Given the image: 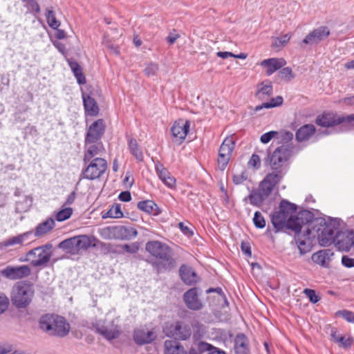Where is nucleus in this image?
<instances>
[{
    "label": "nucleus",
    "instance_id": "obj_1",
    "mask_svg": "<svg viewBox=\"0 0 354 354\" xmlns=\"http://www.w3.org/2000/svg\"><path fill=\"white\" fill-rule=\"evenodd\" d=\"M145 249L156 258L153 265L158 272L171 270L175 267L176 261L172 257L171 250L167 245L158 241H151L146 243Z\"/></svg>",
    "mask_w": 354,
    "mask_h": 354
},
{
    "label": "nucleus",
    "instance_id": "obj_2",
    "mask_svg": "<svg viewBox=\"0 0 354 354\" xmlns=\"http://www.w3.org/2000/svg\"><path fill=\"white\" fill-rule=\"evenodd\" d=\"M281 180V174L280 172L278 174H268L263 180L260 182L258 188L253 189L248 196L245 198L244 201L248 198L252 205L261 207Z\"/></svg>",
    "mask_w": 354,
    "mask_h": 354
},
{
    "label": "nucleus",
    "instance_id": "obj_3",
    "mask_svg": "<svg viewBox=\"0 0 354 354\" xmlns=\"http://www.w3.org/2000/svg\"><path fill=\"white\" fill-rule=\"evenodd\" d=\"M39 328L52 336L63 337L66 336L70 330V325L61 316L53 314H46L41 316L39 321Z\"/></svg>",
    "mask_w": 354,
    "mask_h": 354
},
{
    "label": "nucleus",
    "instance_id": "obj_4",
    "mask_svg": "<svg viewBox=\"0 0 354 354\" xmlns=\"http://www.w3.org/2000/svg\"><path fill=\"white\" fill-rule=\"evenodd\" d=\"M316 227L313 230L312 237H317L322 246H328L334 243L335 233L337 231L339 223L336 219L327 222L323 218L315 221Z\"/></svg>",
    "mask_w": 354,
    "mask_h": 354
},
{
    "label": "nucleus",
    "instance_id": "obj_5",
    "mask_svg": "<svg viewBox=\"0 0 354 354\" xmlns=\"http://www.w3.org/2000/svg\"><path fill=\"white\" fill-rule=\"evenodd\" d=\"M35 295L33 285L27 281L16 283L11 291V301L17 308H25L30 305Z\"/></svg>",
    "mask_w": 354,
    "mask_h": 354
},
{
    "label": "nucleus",
    "instance_id": "obj_6",
    "mask_svg": "<svg viewBox=\"0 0 354 354\" xmlns=\"http://www.w3.org/2000/svg\"><path fill=\"white\" fill-rule=\"evenodd\" d=\"M293 149L292 145H281L265 159V163L268 164L273 170L272 173L281 174V179L286 174L283 167L291 156Z\"/></svg>",
    "mask_w": 354,
    "mask_h": 354
},
{
    "label": "nucleus",
    "instance_id": "obj_7",
    "mask_svg": "<svg viewBox=\"0 0 354 354\" xmlns=\"http://www.w3.org/2000/svg\"><path fill=\"white\" fill-rule=\"evenodd\" d=\"M96 241L97 239L94 236L79 235L61 241L58 247L70 254L75 255L91 247H95Z\"/></svg>",
    "mask_w": 354,
    "mask_h": 354
},
{
    "label": "nucleus",
    "instance_id": "obj_8",
    "mask_svg": "<svg viewBox=\"0 0 354 354\" xmlns=\"http://www.w3.org/2000/svg\"><path fill=\"white\" fill-rule=\"evenodd\" d=\"M53 244L46 243L29 250L23 261L29 262L34 268H46L53 255Z\"/></svg>",
    "mask_w": 354,
    "mask_h": 354
},
{
    "label": "nucleus",
    "instance_id": "obj_9",
    "mask_svg": "<svg viewBox=\"0 0 354 354\" xmlns=\"http://www.w3.org/2000/svg\"><path fill=\"white\" fill-rule=\"evenodd\" d=\"M314 214L309 210H302L297 214L294 218H290L288 222V229H290L295 233H307L311 235L313 230L316 227Z\"/></svg>",
    "mask_w": 354,
    "mask_h": 354
},
{
    "label": "nucleus",
    "instance_id": "obj_10",
    "mask_svg": "<svg viewBox=\"0 0 354 354\" xmlns=\"http://www.w3.org/2000/svg\"><path fill=\"white\" fill-rule=\"evenodd\" d=\"M84 164L80 174L81 179L90 180L99 179L107 169V162L102 158H95Z\"/></svg>",
    "mask_w": 354,
    "mask_h": 354
},
{
    "label": "nucleus",
    "instance_id": "obj_11",
    "mask_svg": "<svg viewBox=\"0 0 354 354\" xmlns=\"http://www.w3.org/2000/svg\"><path fill=\"white\" fill-rule=\"evenodd\" d=\"M163 331L167 336L180 340H186L192 335L190 326L181 322H176L165 326Z\"/></svg>",
    "mask_w": 354,
    "mask_h": 354
},
{
    "label": "nucleus",
    "instance_id": "obj_12",
    "mask_svg": "<svg viewBox=\"0 0 354 354\" xmlns=\"http://www.w3.org/2000/svg\"><path fill=\"white\" fill-rule=\"evenodd\" d=\"M235 147V142L232 138H226L222 142L217 158L218 167L224 171L227 167Z\"/></svg>",
    "mask_w": 354,
    "mask_h": 354
},
{
    "label": "nucleus",
    "instance_id": "obj_13",
    "mask_svg": "<svg viewBox=\"0 0 354 354\" xmlns=\"http://www.w3.org/2000/svg\"><path fill=\"white\" fill-rule=\"evenodd\" d=\"M334 244L339 250L349 251L354 245L353 230L337 231Z\"/></svg>",
    "mask_w": 354,
    "mask_h": 354
},
{
    "label": "nucleus",
    "instance_id": "obj_14",
    "mask_svg": "<svg viewBox=\"0 0 354 354\" xmlns=\"http://www.w3.org/2000/svg\"><path fill=\"white\" fill-rule=\"evenodd\" d=\"M105 128L104 121L102 119L95 120L88 128L84 141H87V142H101Z\"/></svg>",
    "mask_w": 354,
    "mask_h": 354
},
{
    "label": "nucleus",
    "instance_id": "obj_15",
    "mask_svg": "<svg viewBox=\"0 0 354 354\" xmlns=\"http://www.w3.org/2000/svg\"><path fill=\"white\" fill-rule=\"evenodd\" d=\"M1 273L7 279L17 280L29 277L31 274V268L28 265L8 266L1 271Z\"/></svg>",
    "mask_w": 354,
    "mask_h": 354
},
{
    "label": "nucleus",
    "instance_id": "obj_16",
    "mask_svg": "<svg viewBox=\"0 0 354 354\" xmlns=\"http://www.w3.org/2000/svg\"><path fill=\"white\" fill-rule=\"evenodd\" d=\"M190 127V122L183 120L176 121L171 128V132L173 136V142L180 145L185 139L186 136Z\"/></svg>",
    "mask_w": 354,
    "mask_h": 354
},
{
    "label": "nucleus",
    "instance_id": "obj_17",
    "mask_svg": "<svg viewBox=\"0 0 354 354\" xmlns=\"http://www.w3.org/2000/svg\"><path fill=\"white\" fill-rule=\"evenodd\" d=\"M105 151L104 145L102 142H87L84 141V163L102 156Z\"/></svg>",
    "mask_w": 354,
    "mask_h": 354
},
{
    "label": "nucleus",
    "instance_id": "obj_18",
    "mask_svg": "<svg viewBox=\"0 0 354 354\" xmlns=\"http://www.w3.org/2000/svg\"><path fill=\"white\" fill-rule=\"evenodd\" d=\"M330 35V30L326 26H320L314 29L303 39L302 44L307 45L317 44L326 39Z\"/></svg>",
    "mask_w": 354,
    "mask_h": 354
},
{
    "label": "nucleus",
    "instance_id": "obj_19",
    "mask_svg": "<svg viewBox=\"0 0 354 354\" xmlns=\"http://www.w3.org/2000/svg\"><path fill=\"white\" fill-rule=\"evenodd\" d=\"M96 330L107 340H112L118 338L121 334L120 327L115 324L113 320L109 325H97Z\"/></svg>",
    "mask_w": 354,
    "mask_h": 354
},
{
    "label": "nucleus",
    "instance_id": "obj_20",
    "mask_svg": "<svg viewBox=\"0 0 354 354\" xmlns=\"http://www.w3.org/2000/svg\"><path fill=\"white\" fill-rule=\"evenodd\" d=\"M183 300L186 306L192 310H201L203 305L198 298V289L193 288L186 291L183 295Z\"/></svg>",
    "mask_w": 354,
    "mask_h": 354
},
{
    "label": "nucleus",
    "instance_id": "obj_21",
    "mask_svg": "<svg viewBox=\"0 0 354 354\" xmlns=\"http://www.w3.org/2000/svg\"><path fill=\"white\" fill-rule=\"evenodd\" d=\"M157 337V335L153 330L146 328H138L134 330L133 339L138 345H143L152 342Z\"/></svg>",
    "mask_w": 354,
    "mask_h": 354
},
{
    "label": "nucleus",
    "instance_id": "obj_22",
    "mask_svg": "<svg viewBox=\"0 0 354 354\" xmlns=\"http://www.w3.org/2000/svg\"><path fill=\"white\" fill-rule=\"evenodd\" d=\"M32 235V231H28L15 236H11L2 242H0V250H4L10 246H22L25 242L30 240Z\"/></svg>",
    "mask_w": 354,
    "mask_h": 354
},
{
    "label": "nucleus",
    "instance_id": "obj_23",
    "mask_svg": "<svg viewBox=\"0 0 354 354\" xmlns=\"http://www.w3.org/2000/svg\"><path fill=\"white\" fill-rule=\"evenodd\" d=\"M316 124L324 127H333L336 124H342L345 125L344 117H337L331 113H325L318 115L316 118Z\"/></svg>",
    "mask_w": 354,
    "mask_h": 354
},
{
    "label": "nucleus",
    "instance_id": "obj_24",
    "mask_svg": "<svg viewBox=\"0 0 354 354\" xmlns=\"http://www.w3.org/2000/svg\"><path fill=\"white\" fill-rule=\"evenodd\" d=\"M179 274L182 281L188 286L196 283L200 278L194 270L187 265H183L179 269Z\"/></svg>",
    "mask_w": 354,
    "mask_h": 354
},
{
    "label": "nucleus",
    "instance_id": "obj_25",
    "mask_svg": "<svg viewBox=\"0 0 354 354\" xmlns=\"http://www.w3.org/2000/svg\"><path fill=\"white\" fill-rule=\"evenodd\" d=\"M286 64L283 58H269L261 62L260 65L266 68V75H271Z\"/></svg>",
    "mask_w": 354,
    "mask_h": 354
},
{
    "label": "nucleus",
    "instance_id": "obj_26",
    "mask_svg": "<svg viewBox=\"0 0 354 354\" xmlns=\"http://www.w3.org/2000/svg\"><path fill=\"white\" fill-rule=\"evenodd\" d=\"M156 171L162 182L169 188L176 185V179L160 162L156 164Z\"/></svg>",
    "mask_w": 354,
    "mask_h": 354
},
{
    "label": "nucleus",
    "instance_id": "obj_27",
    "mask_svg": "<svg viewBox=\"0 0 354 354\" xmlns=\"http://www.w3.org/2000/svg\"><path fill=\"white\" fill-rule=\"evenodd\" d=\"M234 349L235 354H249V340L243 333H239L234 338Z\"/></svg>",
    "mask_w": 354,
    "mask_h": 354
},
{
    "label": "nucleus",
    "instance_id": "obj_28",
    "mask_svg": "<svg viewBox=\"0 0 354 354\" xmlns=\"http://www.w3.org/2000/svg\"><path fill=\"white\" fill-rule=\"evenodd\" d=\"M295 234V240L300 253L304 254L309 252L312 245V235H307V233L304 232H303V235H301L300 232Z\"/></svg>",
    "mask_w": 354,
    "mask_h": 354
},
{
    "label": "nucleus",
    "instance_id": "obj_29",
    "mask_svg": "<svg viewBox=\"0 0 354 354\" xmlns=\"http://www.w3.org/2000/svg\"><path fill=\"white\" fill-rule=\"evenodd\" d=\"M288 221L289 218L279 210L275 212L271 216V222L275 229V232L281 231L285 227L288 228Z\"/></svg>",
    "mask_w": 354,
    "mask_h": 354
},
{
    "label": "nucleus",
    "instance_id": "obj_30",
    "mask_svg": "<svg viewBox=\"0 0 354 354\" xmlns=\"http://www.w3.org/2000/svg\"><path fill=\"white\" fill-rule=\"evenodd\" d=\"M315 131L316 129L313 124H304L297 131L296 140L299 142L308 140L315 134Z\"/></svg>",
    "mask_w": 354,
    "mask_h": 354
},
{
    "label": "nucleus",
    "instance_id": "obj_31",
    "mask_svg": "<svg viewBox=\"0 0 354 354\" xmlns=\"http://www.w3.org/2000/svg\"><path fill=\"white\" fill-rule=\"evenodd\" d=\"M333 252L329 249L319 250L312 256V260L322 266L326 267L328 262L330 261Z\"/></svg>",
    "mask_w": 354,
    "mask_h": 354
},
{
    "label": "nucleus",
    "instance_id": "obj_32",
    "mask_svg": "<svg viewBox=\"0 0 354 354\" xmlns=\"http://www.w3.org/2000/svg\"><path fill=\"white\" fill-rule=\"evenodd\" d=\"M82 98L86 113L91 116H96L99 113V107L94 98L84 94Z\"/></svg>",
    "mask_w": 354,
    "mask_h": 354
},
{
    "label": "nucleus",
    "instance_id": "obj_33",
    "mask_svg": "<svg viewBox=\"0 0 354 354\" xmlns=\"http://www.w3.org/2000/svg\"><path fill=\"white\" fill-rule=\"evenodd\" d=\"M138 231L133 227L118 225V239L131 240L138 236Z\"/></svg>",
    "mask_w": 354,
    "mask_h": 354
},
{
    "label": "nucleus",
    "instance_id": "obj_34",
    "mask_svg": "<svg viewBox=\"0 0 354 354\" xmlns=\"http://www.w3.org/2000/svg\"><path fill=\"white\" fill-rule=\"evenodd\" d=\"M137 207L140 210L154 216L158 215L160 212L158 205L151 200L140 201Z\"/></svg>",
    "mask_w": 354,
    "mask_h": 354
},
{
    "label": "nucleus",
    "instance_id": "obj_35",
    "mask_svg": "<svg viewBox=\"0 0 354 354\" xmlns=\"http://www.w3.org/2000/svg\"><path fill=\"white\" fill-rule=\"evenodd\" d=\"M55 227L54 219L49 218L45 221L39 223L36 227L35 231V236H41L49 232Z\"/></svg>",
    "mask_w": 354,
    "mask_h": 354
},
{
    "label": "nucleus",
    "instance_id": "obj_36",
    "mask_svg": "<svg viewBox=\"0 0 354 354\" xmlns=\"http://www.w3.org/2000/svg\"><path fill=\"white\" fill-rule=\"evenodd\" d=\"M165 354H185L183 347L174 340L165 342Z\"/></svg>",
    "mask_w": 354,
    "mask_h": 354
},
{
    "label": "nucleus",
    "instance_id": "obj_37",
    "mask_svg": "<svg viewBox=\"0 0 354 354\" xmlns=\"http://www.w3.org/2000/svg\"><path fill=\"white\" fill-rule=\"evenodd\" d=\"M68 63L75 77L77 79V83L79 84H86V77L82 71V68L80 67V64L76 61L71 59L68 60Z\"/></svg>",
    "mask_w": 354,
    "mask_h": 354
},
{
    "label": "nucleus",
    "instance_id": "obj_38",
    "mask_svg": "<svg viewBox=\"0 0 354 354\" xmlns=\"http://www.w3.org/2000/svg\"><path fill=\"white\" fill-rule=\"evenodd\" d=\"M100 236L106 240L118 239V225L106 226L99 230Z\"/></svg>",
    "mask_w": 354,
    "mask_h": 354
},
{
    "label": "nucleus",
    "instance_id": "obj_39",
    "mask_svg": "<svg viewBox=\"0 0 354 354\" xmlns=\"http://www.w3.org/2000/svg\"><path fill=\"white\" fill-rule=\"evenodd\" d=\"M128 146L131 153L136 158V160L140 162L142 161L143 153L139 148L137 140L133 138H129Z\"/></svg>",
    "mask_w": 354,
    "mask_h": 354
},
{
    "label": "nucleus",
    "instance_id": "obj_40",
    "mask_svg": "<svg viewBox=\"0 0 354 354\" xmlns=\"http://www.w3.org/2000/svg\"><path fill=\"white\" fill-rule=\"evenodd\" d=\"M279 210L283 213L287 217L294 218L293 214L297 211V206L286 200H282L279 204Z\"/></svg>",
    "mask_w": 354,
    "mask_h": 354
},
{
    "label": "nucleus",
    "instance_id": "obj_41",
    "mask_svg": "<svg viewBox=\"0 0 354 354\" xmlns=\"http://www.w3.org/2000/svg\"><path fill=\"white\" fill-rule=\"evenodd\" d=\"M45 17L48 26L53 29H57L61 25V22L57 20L55 12L53 7H49L46 9Z\"/></svg>",
    "mask_w": 354,
    "mask_h": 354
},
{
    "label": "nucleus",
    "instance_id": "obj_42",
    "mask_svg": "<svg viewBox=\"0 0 354 354\" xmlns=\"http://www.w3.org/2000/svg\"><path fill=\"white\" fill-rule=\"evenodd\" d=\"M272 94V84L270 82L268 84H264V82H262L258 88V91L256 93V96L260 100H263L265 97H269Z\"/></svg>",
    "mask_w": 354,
    "mask_h": 354
},
{
    "label": "nucleus",
    "instance_id": "obj_43",
    "mask_svg": "<svg viewBox=\"0 0 354 354\" xmlns=\"http://www.w3.org/2000/svg\"><path fill=\"white\" fill-rule=\"evenodd\" d=\"M283 100L282 97L277 96L276 97L272 98L269 102H264L261 105L257 106L254 109V111H259L263 109H270L279 106L283 104Z\"/></svg>",
    "mask_w": 354,
    "mask_h": 354
},
{
    "label": "nucleus",
    "instance_id": "obj_44",
    "mask_svg": "<svg viewBox=\"0 0 354 354\" xmlns=\"http://www.w3.org/2000/svg\"><path fill=\"white\" fill-rule=\"evenodd\" d=\"M123 217V213L121 210L120 204H115L102 216L103 218H119Z\"/></svg>",
    "mask_w": 354,
    "mask_h": 354
},
{
    "label": "nucleus",
    "instance_id": "obj_45",
    "mask_svg": "<svg viewBox=\"0 0 354 354\" xmlns=\"http://www.w3.org/2000/svg\"><path fill=\"white\" fill-rule=\"evenodd\" d=\"M276 139L279 142H282V145H290L288 142L293 139V133L290 131H278Z\"/></svg>",
    "mask_w": 354,
    "mask_h": 354
},
{
    "label": "nucleus",
    "instance_id": "obj_46",
    "mask_svg": "<svg viewBox=\"0 0 354 354\" xmlns=\"http://www.w3.org/2000/svg\"><path fill=\"white\" fill-rule=\"evenodd\" d=\"M290 35L286 34L279 37H276L273 39L272 47L274 48H281L286 46L289 41Z\"/></svg>",
    "mask_w": 354,
    "mask_h": 354
},
{
    "label": "nucleus",
    "instance_id": "obj_47",
    "mask_svg": "<svg viewBox=\"0 0 354 354\" xmlns=\"http://www.w3.org/2000/svg\"><path fill=\"white\" fill-rule=\"evenodd\" d=\"M73 214V209L71 207H65L59 210L55 218L58 221H64L71 217Z\"/></svg>",
    "mask_w": 354,
    "mask_h": 354
},
{
    "label": "nucleus",
    "instance_id": "obj_48",
    "mask_svg": "<svg viewBox=\"0 0 354 354\" xmlns=\"http://www.w3.org/2000/svg\"><path fill=\"white\" fill-rule=\"evenodd\" d=\"M253 223L256 227L262 229L266 226V221L260 212H256L253 218Z\"/></svg>",
    "mask_w": 354,
    "mask_h": 354
},
{
    "label": "nucleus",
    "instance_id": "obj_49",
    "mask_svg": "<svg viewBox=\"0 0 354 354\" xmlns=\"http://www.w3.org/2000/svg\"><path fill=\"white\" fill-rule=\"evenodd\" d=\"M120 248H122L124 251L130 253L135 254L139 250V244L136 242L132 243L131 244H123L118 245Z\"/></svg>",
    "mask_w": 354,
    "mask_h": 354
},
{
    "label": "nucleus",
    "instance_id": "obj_50",
    "mask_svg": "<svg viewBox=\"0 0 354 354\" xmlns=\"http://www.w3.org/2000/svg\"><path fill=\"white\" fill-rule=\"evenodd\" d=\"M158 71V65L155 63L149 62L147 64L144 73L147 76L149 77L155 75Z\"/></svg>",
    "mask_w": 354,
    "mask_h": 354
},
{
    "label": "nucleus",
    "instance_id": "obj_51",
    "mask_svg": "<svg viewBox=\"0 0 354 354\" xmlns=\"http://www.w3.org/2000/svg\"><path fill=\"white\" fill-rule=\"evenodd\" d=\"M278 135V131H270L269 132L265 133L261 135L260 138V140L263 144L268 143L272 139H276L277 136Z\"/></svg>",
    "mask_w": 354,
    "mask_h": 354
},
{
    "label": "nucleus",
    "instance_id": "obj_52",
    "mask_svg": "<svg viewBox=\"0 0 354 354\" xmlns=\"http://www.w3.org/2000/svg\"><path fill=\"white\" fill-rule=\"evenodd\" d=\"M279 77L281 80L286 81L290 80L293 77L292 69L289 67L283 68L279 73Z\"/></svg>",
    "mask_w": 354,
    "mask_h": 354
},
{
    "label": "nucleus",
    "instance_id": "obj_53",
    "mask_svg": "<svg viewBox=\"0 0 354 354\" xmlns=\"http://www.w3.org/2000/svg\"><path fill=\"white\" fill-rule=\"evenodd\" d=\"M304 293L313 304L317 303L320 299V297L316 295V292L314 290L306 288L304 290Z\"/></svg>",
    "mask_w": 354,
    "mask_h": 354
},
{
    "label": "nucleus",
    "instance_id": "obj_54",
    "mask_svg": "<svg viewBox=\"0 0 354 354\" xmlns=\"http://www.w3.org/2000/svg\"><path fill=\"white\" fill-rule=\"evenodd\" d=\"M337 315L342 317L348 322L354 324V313L347 310H339L337 312Z\"/></svg>",
    "mask_w": 354,
    "mask_h": 354
},
{
    "label": "nucleus",
    "instance_id": "obj_55",
    "mask_svg": "<svg viewBox=\"0 0 354 354\" xmlns=\"http://www.w3.org/2000/svg\"><path fill=\"white\" fill-rule=\"evenodd\" d=\"M8 298L4 293L0 292V315L3 313L8 309Z\"/></svg>",
    "mask_w": 354,
    "mask_h": 354
},
{
    "label": "nucleus",
    "instance_id": "obj_56",
    "mask_svg": "<svg viewBox=\"0 0 354 354\" xmlns=\"http://www.w3.org/2000/svg\"><path fill=\"white\" fill-rule=\"evenodd\" d=\"M248 166L250 167H252L255 169L260 168L261 167V160L260 157L257 154H252L251 158L248 161Z\"/></svg>",
    "mask_w": 354,
    "mask_h": 354
},
{
    "label": "nucleus",
    "instance_id": "obj_57",
    "mask_svg": "<svg viewBox=\"0 0 354 354\" xmlns=\"http://www.w3.org/2000/svg\"><path fill=\"white\" fill-rule=\"evenodd\" d=\"M194 345L196 346V349H197V351H199V353H201V354L207 351H211L212 348V346L210 344L203 342L195 343Z\"/></svg>",
    "mask_w": 354,
    "mask_h": 354
},
{
    "label": "nucleus",
    "instance_id": "obj_58",
    "mask_svg": "<svg viewBox=\"0 0 354 354\" xmlns=\"http://www.w3.org/2000/svg\"><path fill=\"white\" fill-rule=\"evenodd\" d=\"M247 175L245 172H242L240 174H235L233 176V182L236 185H240L247 180Z\"/></svg>",
    "mask_w": 354,
    "mask_h": 354
},
{
    "label": "nucleus",
    "instance_id": "obj_59",
    "mask_svg": "<svg viewBox=\"0 0 354 354\" xmlns=\"http://www.w3.org/2000/svg\"><path fill=\"white\" fill-rule=\"evenodd\" d=\"M353 339L350 337L346 338L344 336H341L337 343L339 344L344 348L350 347L352 344Z\"/></svg>",
    "mask_w": 354,
    "mask_h": 354
},
{
    "label": "nucleus",
    "instance_id": "obj_60",
    "mask_svg": "<svg viewBox=\"0 0 354 354\" xmlns=\"http://www.w3.org/2000/svg\"><path fill=\"white\" fill-rule=\"evenodd\" d=\"M12 351V344L7 342L0 343V354H7Z\"/></svg>",
    "mask_w": 354,
    "mask_h": 354
},
{
    "label": "nucleus",
    "instance_id": "obj_61",
    "mask_svg": "<svg viewBox=\"0 0 354 354\" xmlns=\"http://www.w3.org/2000/svg\"><path fill=\"white\" fill-rule=\"evenodd\" d=\"M28 8L35 13L40 12V7L38 3L35 0H28Z\"/></svg>",
    "mask_w": 354,
    "mask_h": 354
},
{
    "label": "nucleus",
    "instance_id": "obj_62",
    "mask_svg": "<svg viewBox=\"0 0 354 354\" xmlns=\"http://www.w3.org/2000/svg\"><path fill=\"white\" fill-rule=\"evenodd\" d=\"M342 263L346 268H353L354 267V258L343 256L342 258Z\"/></svg>",
    "mask_w": 354,
    "mask_h": 354
},
{
    "label": "nucleus",
    "instance_id": "obj_63",
    "mask_svg": "<svg viewBox=\"0 0 354 354\" xmlns=\"http://www.w3.org/2000/svg\"><path fill=\"white\" fill-rule=\"evenodd\" d=\"M178 225L180 230L185 236L190 237L194 234L193 231L190 230L188 226L185 225L183 223H179Z\"/></svg>",
    "mask_w": 354,
    "mask_h": 354
},
{
    "label": "nucleus",
    "instance_id": "obj_64",
    "mask_svg": "<svg viewBox=\"0 0 354 354\" xmlns=\"http://www.w3.org/2000/svg\"><path fill=\"white\" fill-rule=\"evenodd\" d=\"M179 35L177 33L170 32L169 35L167 37L166 40L169 44V45H172L179 38Z\"/></svg>",
    "mask_w": 354,
    "mask_h": 354
}]
</instances>
